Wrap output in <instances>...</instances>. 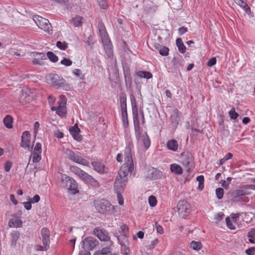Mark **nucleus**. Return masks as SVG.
<instances>
[{
	"instance_id": "f257e3e1",
	"label": "nucleus",
	"mask_w": 255,
	"mask_h": 255,
	"mask_svg": "<svg viewBox=\"0 0 255 255\" xmlns=\"http://www.w3.org/2000/svg\"><path fill=\"white\" fill-rule=\"evenodd\" d=\"M125 161V163L121 167L119 171L118 175L114 184V187L118 192L123 190L126 186L128 182L127 176L133 169V161L130 153L126 154Z\"/></svg>"
},
{
	"instance_id": "f03ea898",
	"label": "nucleus",
	"mask_w": 255,
	"mask_h": 255,
	"mask_svg": "<svg viewBox=\"0 0 255 255\" xmlns=\"http://www.w3.org/2000/svg\"><path fill=\"white\" fill-rule=\"evenodd\" d=\"M94 205L97 211L101 214L114 215L116 212L115 207L106 199L95 200Z\"/></svg>"
},
{
	"instance_id": "7ed1b4c3",
	"label": "nucleus",
	"mask_w": 255,
	"mask_h": 255,
	"mask_svg": "<svg viewBox=\"0 0 255 255\" xmlns=\"http://www.w3.org/2000/svg\"><path fill=\"white\" fill-rule=\"evenodd\" d=\"M60 186L69 191H71L72 194H74L78 192L77 182L73 178L66 174L61 175Z\"/></svg>"
},
{
	"instance_id": "20e7f679",
	"label": "nucleus",
	"mask_w": 255,
	"mask_h": 255,
	"mask_svg": "<svg viewBox=\"0 0 255 255\" xmlns=\"http://www.w3.org/2000/svg\"><path fill=\"white\" fill-rule=\"evenodd\" d=\"M63 153L69 160L86 166H89V161L84 159L78 153H75L68 148H64Z\"/></svg>"
},
{
	"instance_id": "39448f33",
	"label": "nucleus",
	"mask_w": 255,
	"mask_h": 255,
	"mask_svg": "<svg viewBox=\"0 0 255 255\" xmlns=\"http://www.w3.org/2000/svg\"><path fill=\"white\" fill-rule=\"evenodd\" d=\"M46 79L56 88H62L65 85V80L57 74H50L46 77Z\"/></svg>"
},
{
	"instance_id": "423d86ee",
	"label": "nucleus",
	"mask_w": 255,
	"mask_h": 255,
	"mask_svg": "<svg viewBox=\"0 0 255 255\" xmlns=\"http://www.w3.org/2000/svg\"><path fill=\"white\" fill-rule=\"evenodd\" d=\"M66 97L63 95H61L58 102V106L52 107L51 110L53 111H56L57 114L60 117L65 116L66 114Z\"/></svg>"
},
{
	"instance_id": "0eeeda50",
	"label": "nucleus",
	"mask_w": 255,
	"mask_h": 255,
	"mask_svg": "<svg viewBox=\"0 0 255 255\" xmlns=\"http://www.w3.org/2000/svg\"><path fill=\"white\" fill-rule=\"evenodd\" d=\"M177 208L179 216L182 218H185L190 213V205L185 200L179 201Z\"/></svg>"
},
{
	"instance_id": "6e6552de",
	"label": "nucleus",
	"mask_w": 255,
	"mask_h": 255,
	"mask_svg": "<svg viewBox=\"0 0 255 255\" xmlns=\"http://www.w3.org/2000/svg\"><path fill=\"white\" fill-rule=\"evenodd\" d=\"M181 163L185 167L187 172H190L194 167L192 155L189 153H183L181 157Z\"/></svg>"
},
{
	"instance_id": "1a4fd4ad",
	"label": "nucleus",
	"mask_w": 255,
	"mask_h": 255,
	"mask_svg": "<svg viewBox=\"0 0 255 255\" xmlns=\"http://www.w3.org/2000/svg\"><path fill=\"white\" fill-rule=\"evenodd\" d=\"M33 19L40 28L45 31L50 32L51 24L48 19L39 15L33 16Z\"/></svg>"
},
{
	"instance_id": "9d476101",
	"label": "nucleus",
	"mask_w": 255,
	"mask_h": 255,
	"mask_svg": "<svg viewBox=\"0 0 255 255\" xmlns=\"http://www.w3.org/2000/svg\"><path fill=\"white\" fill-rule=\"evenodd\" d=\"M83 248L88 250H92L98 245V241L93 237H89L82 241Z\"/></svg>"
},
{
	"instance_id": "9b49d317",
	"label": "nucleus",
	"mask_w": 255,
	"mask_h": 255,
	"mask_svg": "<svg viewBox=\"0 0 255 255\" xmlns=\"http://www.w3.org/2000/svg\"><path fill=\"white\" fill-rule=\"evenodd\" d=\"M94 234L101 241H109L110 237L109 234L105 230L97 227L94 230Z\"/></svg>"
},
{
	"instance_id": "f8f14e48",
	"label": "nucleus",
	"mask_w": 255,
	"mask_h": 255,
	"mask_svg": "<svg viewBox=\"0 0 255 255\" xmlns=\"http://www.w3.org/2000/svg\"><path fill=\"white\" fill-rule=\"evenodd\" d=\"M30 56L33 58L32 63L34 65H42L43 64V60L46 59L43 53L32 52Z\"/></svg>"
},
{
	"instance_id": "ddd939ff",
	"label": "nucleus",
	"mask_w": 255,
	"mask_h": 255,
	"mask_svg": "<svg viewBox=\"0 0 255 255\" xmlns=\"http://www.w3.org/2000/svg\"><path fill=\"white\" fill-rule=\"evenodd\" d=\"M102 42L108 57L112 58L113 56L112 44L107 36H104L103 37Z\"/></svg>"
},
{
	"instance_id": "4468645a",
	"label": "nucleus",
	"mask_w": 255,
	"mask_h": 255,
	"mask_svg": "<svg viewBox=\"0 0 255 255\" xmlns=\"http://www.w3.org/2000/svg\"><path fill=\"white\" fill-rule=\"evenodd\" d=\"M80 178H81L84 181L90 184L91 185L95 187H99L100 186L98 182L92 176L85 171H83Z\"/></svg>"
},
{
	"instance_id": "2eb2a0df",
	"label": "nucleus",
	"mask_w": 255,
	"mask_h": 255,
	"mask_svg": "<svg viewBox=\"0 0 255 255\" xmlns=\"http://www.w3.org/2000/svg\"><path fill=\"white\" fill-rule=\"evenodd\" d=\"M30 145V134L29 131H25L22 136L20 145L23 148L27 147L29 150H31L32 148Z\"/></svg>"
},
{
	"instance_id": "dca6fc26",
	"label": "nucleus",
	"mask_w": 255,
	"mask_h": 255,
	"mask_svg": "<svg viewBox=\"0 0 255 255\" xmlns=\"http://www.w3.org/2000/svg\"><path fill=\"white\" fill-rule=\"evenodd\" d=\"M50 232L49 230L46 228H43L41 231V237L42 238L43 245H46V248L49 246L50 244Z\"/></svg>"
},
{
	"instance_id": "f3484780",
	"label": "nucleus",
	"mask_w": 255,
	"mask_h": 255,
	"mask_svg": "<svg viewBox=\"0 0 255 255\" xmlns=\"http://www.w3.org/2000/svg\"><path fill=\"white\" fill-rule=\"evenodd\" d=\"M162 176V173L156 168H152L147 171V177L152 179L160 178Z\"/></svg>"
},
{
	"instance_id": "a211bd4d",
	"label": "nucleus",
	"mask_w": 255,
	"mask_h": 255,
	"mask_svg": "<svg viewBox=\"0 0 255 255\" xmlns=\"http://www.w3.org/2000/svg\"><path fill=\"white\" fill-rule=\"evenodd\" d=\"M80 131V130L77 125H75L69 129L71 134L77 141H81L82 140L81 136L79 134Z\"/></svg>"
},
{
	"instance_id": "6ab92c4d",
	"label": "nucleus",
	"mask_w": 255,
	"mask_h": 255,
	"mask_svg": "<svg viewBox=\"0 0 255 255\" xmlns=\"http://www.w3.org/2000/svg\"><path fill=\"white\" fill-rule=\"evenodd\" d=\"M92 164L94 170L98 172L103 173L107 172V168L103 164L99 162H93Z\"/></svg>"
},
{
	"instance_id": "aec40b11",
	"label": "nucleus",
	"mask_w": 255,
	"mask_h": 255,
	"mask_svg": "<svg viewBox=\"0 0 255 255\" xmlns=\"http://www.w3.org/2000/svg\"><path fill=\"white\" fill-rule=\"evenodd\" d=\"M166 146L169 150L173 151L177 150L178 144L177 141L175 139H171L166 143Z\"/></svg>"
},
{
	"instance_id": "412c9836",
	"label": "nucleus",
	"mask_w": 255,
	"mask_h": 255,
	"mask_svg": "<svg viewBox=\"0 0 255 255\" xmlns=\"http://www.w3.org/2000/svg\"><path fill=\"white\" fill-rule=\"evenodd\" d=\"M127 235H121L118 237V240L120 242V244L123 248H124L126 249V250L128 249V243Z\"/></svg>"
},
{
	"instance_id": "4be33fe9",
	"label": "nucleus",
	"mask_w": 255,
	"mask_h": 255,
	"mask_svg": "<svg viewBox=\"0 0 255 255\" xmlns=\"http://www.w3.org/2000/svg\"><path fill=\"white\" fill-rule=\"evenodd\" d=\"M141 138L144 148L147 149L150 146L151 143L150 139L147 132H145L143 133L142 135H141L140 138Z\"/></svg>"
},
{
	"instance_id": "5701e85b",
	"label": "nucleus",
	"mask_w": 255,
	"mask_h": 255,
	"mask_svg": "<svg viewBox=\"0 0 255 255\" xmlns=\"http://www.w3.org/2000/svg\"><path fill=\"white\" fill-rule=\"evenodd\" d=\"M22 222L21 220L18 219H11L8 222V226L10 228H19L21 227Z\"/></svg>"
},
{
	"instance_id": "b1692460",
	"label": "nucleus",
	"mask_w": 255,
	"mask_h": 255,
	"mask_svg": "<svg viewBox=\"0 0 255 255\" xmlns=\"http://www.w3.org/2000/svg\"><path fill=\"white\" fill-rule=\"evenodd\" d=\"M120 99L121 111H123L124 112H126V111H127V98H126V94L122 93L120 95Z\"/></svg>"
},
{
	"instance_id": "393cba45",
	"label": "nucleus",
	"mask_w": 255,
	"mask_h": 255,
	"mask_svg": "<svg viewBox=\"0 0 255 255\" xmlns=\"http://www.w3.org/2000/svg\"><path fill=\"white\" fill-rule=\"evenodd\" d=\"M171 171L177 175H180L182 173V169L179 165L173 163L171 164L170 166Z\"/></svg>"
},
{
	"instance_id": "a878e982",
	"label": "nucleus",
	"mask_w": 255,
	"mask_h": 255,
	"mask_svg": "<svg viewBox=\"0 0 255 255\" xmlns=\"http://www.w3.org/2000/svg\"><path fill=\"white\" fill-rule=\"evenodd\" d=\"M70 22L75 27L80 26L83 23V18L81 16H77L73 18L71 20Z\"/></svg>"
},
{
	"instance_id": "bb28decb",
	"label": "nucleus",
	"mask_w": 255,
	"mask_h": 255,
	"mask_svg": "<svg viewBox=\"0 0 255 255\" xmlns=\"http://www.w3.org/2000/svg\"><path fill=\"white\" fill-rule=\"evenodd\" d=\"M13 119L11 116L7 115L3 119V122L4 126L7 128H12Z\"/></svg>"
},
{
	"instance_id": "cd10ccee",
	"label": "nucleus",
	"mask_w": 255,
	"mask_h": 255,
	"mask_svg": "<svg viewBox=\"0 0 255 255\" xmlns=\"http://www.w3.org/2000/svg\"><path fill=\"white\" fill-rule=\"evenodd\" d=\"M234 1L243 9H244L247 12L248 10H250L249 6L247 3L246 0H234Z\"/></svg>"
},
{
	"instance_id": "c85d7f7f",
	"label": "nucleus",
	"mask_w": 255,
	"mask_h": 255,
	"mask_svg": "<svg viewBox=\"0 0 255 255\" xmlns=\"http://www.w3.org/2000/svg\"><path fill=\"white\" fill-rule=\"evenodd\" d=\"M245 193V195H249L251 194V190H255V185H245L242 186Z\"/></svg>"
},
{
	"instance_id": "c756f323",
	"label": "nucleus",
	"mask_w": 255,
	"mask_h": 255,
	"mask_svg": "<svg viewBox=\"0 0 255 255\" xmlns=\"http://www.w3.org/2000/svg\"><path fill=\"white\" fill-rule=\"evenodd\" d=\"M190 247L193 250L198 251L202 248V245L200 242L193 241L191 242Z\"/></svg>"
},
{
	"instance_id": "7c9ffc66",
	"label": "nucleus",
	"mask_w": 255,
	"mask_h": 255,
	"mask_svg": "<svg viewBox=\"0 0 255 255\" xmlns=\"http://www.w3.org/2000/svg\"><path fill=\"white\" fill-rule=\"evenodd\" d=\"M176 45L178 48L179 51L182 53H184L186 51V47L181 38H177L176 39Z\"/></svg>"
},
{
	"instance_id": "2f4dec72",
	"label": "nucleus",
	"mask_w": 255,
	"mask_h": 255,
	"mask_svg": "<svg viewBox=\"0 0 255 255\" xmlns=\"http://www.w3.org/2000/svg\"><path fill=\"white\" fill-rule=\"evenodd\" d=\"M136 75L139 77L146 79H150L152 76L151 73L149 72L142 71L137 72Z\"/></svg>"
},
{
	"instance_id": "473e14b6",
	"label": "nucleus",
	"mask_w": 255,
	"mask_h": 255,
	"mask_svg": "<svg viewBox=\"0 0 255 255\" xmlns=\"http://www.w3.org/2000/svg\"><path fill=\"white\" fill-rule=\"evenodd\" d=\"M196 180L198 182V189H199L200 190H202L204 188V176L203 175L198 176L197 177Z\"/></svg>"
},
{
	"instance_id": "72a5a7b5",
	"label": "nucleus",
	"mask_w": 255,
	"mask_h": 255,
	"mask_svg": "<svg viewBox=\"0 0 255 255\" xmlns=\"http://www.w3.org/2000/svg\"><path fill=\"white\" fill-rule=\"evenodd\" d=\"M70 170L71 172L78 175L79 177L81 176V175L84 171L83 170H82V169H81L80 168L76 166H71Z\"/></svg>"
},
{
	"instance_id": "f704fd0d",
	"label": "nucleus",
	"mask_w": 255,
	"mask_h": 255,
	"mask_svg": "<svg viewBox=\"0 0 255 255\" xmlns=\"http://www.w3.org/2000/svg\"><path fill=\"white\" fill-rule=\"evenodd\" d=\"M47 57L52 62H56L58 60V57L52 52L49 51L47 53Z\"/></svg>"
},
{
	"instance_id": "c9c22d12",
	"label": "nucleus",
	"mask_w": 255,
	"mask_h": 255,
	"mask_svg": "<svg viewBox=\"0 0 255 255\" xmlns=\"http://www.w3.org/2000/svg\"><path fill=\"white\" fill-rule=\"evenodd\" d=\"M134 132L136 139L139 142L140 140L141 135L140 131V126H134Z\"/></svg>"
},
{
	"instance_id": "e433bc0d",
	"label": "nucleus",
	"mask_w": 255,
	"mask_h": 255,
	"mask_svg": "<svg viewBox=\"0 0 255 255\" xmlns=\"http://www.w3.org/2000/svg\"><path fill=\"white\" fill-rule=\"evenodd\" d=\"M56 46L61 50H64L68 47V43L65 41H57Z\"/></svg>"
},
{
	"instance_id": "4c0bfd02",
	"label": "nucleus",
	"mask_w": 255,
	"mask_h": 255,
	"mask_svg": "<svg viewBox=\"0 0 255 255\" xmlns=\"http://www.w3.org/2000/svg\"><path fill=\"white\" fill-rule=\"evenodd\" d=\"M245 193L244 192L243 187L242 186L240 189L234 191V192L233 193V195L234 196V198H236L239 196L245 195Z\"/></svg>"
},
{
	"instance_id": "58836bf2",
	"label": "nucleus",
	"mask_w": 255,
	"mask_h": 255,
	"mask_svg": "<svg viewBox=\"0 0 255 255\" xmlns=\"http://www.w3.org/2000/svg\"><path fill=\"white\" fill-rule=\"evenodd\" d=\"M41 159V154L32 152V161L35 163L38 162Z\"/></svg>"
},
{
	"instance_id": "ea45409f",
	"label": "nucleus",
	"mask_w": 255,
	"mask_h": 255,
	"mask_svg": "<svg viewBox=\"0 0 255 255\" xmlns=\"http://www.w3.org/2000/svg\"><path fill=\"white\" fill-rule=\"evenodd\" d=\"M224 189L221 188H218L216 190V194L218 199H221L223 197L224 195Z\"/></svg>"
},
{
	"instance_id": "a19ab883",
	"label": "nucleus",
	"mask_w": 255,
	"mask_h": 255,
	"mask_svg": "<svg viewBox=\"0 0 255 255\" xmlns=\"http://www.w3.org/2000/svg\"><path fill=\"white\" fill-rule=\"evenodd\" d=\"M148 203L150 206H155L157 203L156 198L154 196H150L148 198Z\"/></svg>"
},
{
	"instance_id": "79ce46f5",
	"label": "nucleus",
	"mask_w": 255,
	"mask_h": 255,
	"mask_svg": "<svg viewBox=\"0 0 255 255\" xmlns=\"http://www.w3.org/2000/svg\"><path fill=\"white\" fill-rule=\"evenodd\" d=\"M122 117L124 121V125L125 127H127L128 126V114L127 110L126 112H124L122 111Z\"/></svg>"
},
{
	"instance_id": "37998d69",
	"label": "nucleus",
	"mask_w": 255,
	"mask_h": 255,
	"mask_svg": "<svg viewBox=\"0 0 255 255\" xmlns=\"http://www.w3.org/2000/svg\"><path fill=\"white\" fill-rule=\"evenodd\" d=\"M230 118L232 120H236L239 116L238 114L235 111L234 108H233L229 113Z\"/></svg>"
},
{
	"instance_id": "c03bdc74",
	"label": "nucleus",
	"mask_w": 255,
	"mask_h": 255,
	"mask_svg": "<svg viewBox=\"0 0 255 255\" xmlns=\"http://www.w3.org/2000/svg\"><path fill=\"white\" fill-rule=\"evenodd\" d=\"M98 27H99L100 32L101 36H102V38L103 39V37H104V36H107V33H106V32L105 31V26L103 25V24L99 23Z\"/></svg>"
},
{
	"instance_id": "a18cd8bd",
	"label": "nucleus",
	"mask_w": 255,
	"mask_h": 255,
	"mask_svg": "<svg viewBox=\"0 0 255 255\" xmlns=\"http://www.w3.org/2000/svg\"><path fill=\"white\" fill-rule=\"evenodd\" d=\"M111 249L109 247H106L103 248L101 251H100V252H101L104 255H110L111 254H112L111 253Z\"/></svg>"
},
{
	"instance_id": "49530a36",
	"label": "nucleus",
	"mask_w": 255,
	"mask_h": 255,
	"mask_svg": "<svg viewBox=\"0 0 255 255\" xmlns=\"http://www.w3.org/2000/svg\"><path fill=\"white\" fill-rule=\"evenodd\" d=\"M60 63L66 66H70L72 65V61L69 59L64 58L63 60L61 61Z\"/></svg>"
},
{
	"instance_id": "de8ad7c7",
	"label": "nucleus",
	"mask_w": 255,
	"mask_h": 255,
	"mask_svg": "<svg viewBox=\"0 0 255 255\" xmlns=\"http://www.w3.org/2000/svg\"><path fill=\"white\" fill-rule=\"evenodd\" d=\"M41 144L39 142H37L36 143L35 145V147H34V150H33V152H36L38 154H41Z\"/></svg>"
},
{
	"instance_id": "09e8293b",
	"label": "nucleus",
	"mask_w": 255,
	"mask_h": 255,
	"mask_svg": "<svg viewBox=\"0 0 255 255\" xmlns=\"http://www.w3.org/2000/svg\"><path fill=\"white\" fill-rule=\"evenodd\" d=\"M226 222L227 227L230 229H231V230H235V226L233 225V224L230 220V218L229 217H228L226 218Z\"/></svg>"
},
{
	"instance_id": "8fccbe9b",
	"label": "nucleus",
	"mask_w": 255,
	"mask_h": 255,
	"mask_svg": "<svg viewBox=\"0 0 255 255\" xmlns=\"http://www.w3.org/2000/svg\"><path fill=\"white\" fill-rule=\"evenodd\" d=\"M99 3V6L101 8L106 9L108 7L107 3V0H97Z\"/></svg>"
},
{
	"instance_id": "3c124183",
	"label": "nucleus",
	"mask_w": 255,
	"mask_h": 255,
	"mask_svg": "<svg viewBox=\"0 0 255 255\" xmlns=\"http://www.w3.org/2000/svg\"><path fill=\"white\" fill-rule=\"evenodd\" d=\"M35 249L37 251H47L49 248V246H48L47 248H46L45 245H43V246L39 245H36L34 247Z\"/></svg>"
},
{
	"instance_id": "603ef678",
	"label": "nucleus",
	"mask_w": 255,
	"mask_h": 255,
	"mask_svg": "<svg viewBox=\"0 0 255 255\" xmlns=\"http://www.w3.org/2000/svg\"><path fill=\"white\" fill-rule=\"evenodd\" d=\"M169 49L166 47H163L159 50V53L162 56H165L168 55Z\"/></svg>"
},
{
	"instance_id": "864d4df0",
	"label": "nucleus",
	"mask_w": 255,
	"mask_h": 255,
	"mask_svg": "<svg viewBox=\"0 0 255 255\" xmlns=\"http://www.w3.org/2000/svg\"><path fill=\"white\" fill-rule=\"evenodd\" d=\"M120 229L121 230V232L122 233V235H127L128 232V228L126 225H123L121 226Z\"/></svg>"
},
{
	"instance_id": "5fc2aeb1",
	"label": "nucleus",
	"mask_w": 255,
	"mask_h": 255,
	"mask_svg": "<svg viewBox=\"0 0 255 255\" xmlns=\"http://www.w3.org/2000/svg\"><path fill=\"white\" fill-rule=\"evenodd\" d=\"M216 63V57H213L211 58L207 63V65L209 67H212L215 65Z\"/></svg>"
},
{
	"instance_id": "6e6d98bb",
	"label": "nucleus",
	"mask_w": 255,
	"mask_h": 255,
	"mask_svg": "<svg viewBox=\"0 0 255 255\" xmlns=\"http://www.w3.org/2000/svg\"><path fill=\"white\" fill-rule=\"evenodd\" d=\"M224 215V213L221 212L216 215L215 217V220L216 221V222H218L221 221L223 218Z\"/></svg>"
},
{
	"instance_id": "4d7b16f0",
	"label": "nucleus",
	"mask_w": 255,
	"mask_h": 255,
	"mask_svg": "<svg viewBox=\"0 0 255 255\" xmlns=\"http://www.w3.org/2000/svg\"><path fill=\"white\" fill-rule=\"evenodd\" d=\"M12 166V163L9 161H6L4 164V170L6 172H8Z\"/></svg>"
},
{
	"instance_id": "13d9d810",
	"label": "nucleus",
	"mask_w": 255,
	"mask_h": 255,
	"mask_svg": "<svg viewBox=\"0 0 255 255\" xmlns=\"http://www.w3.org/2000/svg\"><path fill=\"white\" fill-rule=\"evenodd\" d=\"M155 226L157 233L160 234L163 233V229L162 226L158 224L157 223H155Z\"/></svg>"
},
{
	"instance_id": "bf43d9fd",
	"label": "nucleus",
	"mask_w": 255,
	"mask_h": 255,
	"mask_svg": "<svg viewBox=\"0 0 255 255\" xmlns=\"http://www.w3.org/2000/svg\"><path fill=\"white\" fill-rule=\"evenodd\" d=\"M255 252V248H249L246 251V253L248 255H254Z\"/></svg>"
},
{
	"instance_id": "052dcab7",
	"label": "nucleus",
	"mask_w": 255,
	"mask_h": 255,
	"mask_svg": "<svg viewBox=\"0 0 255 255\" xmlns=\"http://www.w3.org/2000/svg\"><path fill=\"white\" fill-rule=\"evenodd\" d=\"M40 200V196L38 195H35L34 197L30 199V202L32 203H37Z\"/></svg>"
},
{
	"instance_id": "680f3d73",
	"label": "nucleus",
	"mask_w": 255,
	"mask_h": 255,
	"mask_svg": "<svg viewBox=\"0 0 255 255\" xmlns=\"http://www.w3.org/2000/svg\"><path fill=\"white\" fill-rule=\"evenodd\" d=\"M133 124L134 126H140L137 113L133 115Z\"/></svg>"
},
{
	"instance_id": "e2e57ef3",
	"label": "nucleus",
	"mask_w": 255,
	"mask_h": 255,
	"mask_svg": "<svg viewBox=\"0 0 255 255\" xmlns=\"http://www.w3.org/2000/svg\"><path fill=\"white\" fill-rule=\"evenodd\" d=\"M31 203H32L30 201L22 203V204L24 205V208L27 210H29L31 208Z\"/></svg>"
},
{
	"instance_id": "0e129e2a",
	"label": "nucleus",
	"mask_w": 255,
	"mask_h": 255,
	"mask_svg": "<svg viewBox=\"0 0 255 255\" xmlns=\"http://www.w3.org/2000/svg\"><path fill=\"white\" fill-rule=\"evenodd\" d=\"M255 236V230L252 229L248 234V237L249 238H254Z\"/></svg>"
},
{
	"instance_id": "69168bd1",
	"label": "nucleus",
	"mask_w": 255,
	"mask_h": 255,
	"mask_svg": "<svg viewBox=\"0 0 255 255\" xmlns=\"http://www.w3.org/2000/svg\"><path fill=\"white\" fill-rule=\"evenodd\" d=\"M158 242V239H155L151 242V245H149V248L150 250L153 249L154 246L157 244Z\"/></svg>"
},
{
	"instance_id": "338daca9",
	"label": "nucleus",
	"mask_w": 255,
	"mask_h": 255,
	"mask_svg": "<svg viewBox=\"0 0 255 255\" xmlns=\"http://www.w3.org/2000/svg\"><path fill=\"white\" fill-rule=\"evenodd\" d=\"M40 124L38 122H36L34 125V131L35 133V136L36 135L37 130L39 128Z\"/></svg>"
},
{
	"instance_id": "774afa93",
	"label": "nucleus",
	"mask_w": 255,
	"mask_h": 255,
	"mask_svg": "<svg viewBox=\"0 0 255 255\" xmlns=\"http://www.w3.org/2000/svg\"><path fill=\"white\" fill-rule=\"evenodd\" d=\"M73 73L77 77H80L81 75V71L79 69H75L73 71Z\"/></svg>"
}]
</instances>
